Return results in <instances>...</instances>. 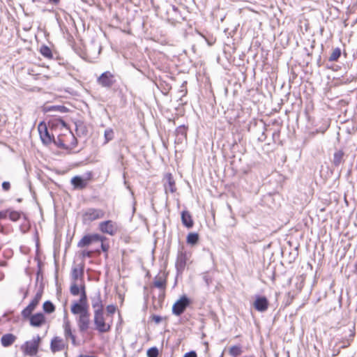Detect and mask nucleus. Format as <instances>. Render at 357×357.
<instances>
[{"label": "nucleus", "instance_id": "nucleus-1", "mask_svg": "<svg viewBox=\"0 0 357 357\" xmlns=\"http://www.w3.org/2000/svg\"><path fill=\"white\" fill-rule=\"evenodd\" d=\"M40 340L41 339L39 335L33 337L31 340L26 341L24 342V344L22 345V351L26 355L30 356H35L38 352Z\"/></svg>", "mask_w": 357, "mask_h": 357}, {"label": "nucleus", "instance_id": "nucleus-2", "mask_svg": "<svg viewBox=\"0 0 357 357\" xmlns=\"http://www.w3.org/2000/svg\"><path fill=\"white\" fill-rule=\"evenodd\" d=\"M105 215V211L99 208H88L82 215L84 223H89L98 219L102 218Z\"/></svg>", "mask_w": 357, "mask_h": 357}, {"label": "nucleus", "instance_id": "nucleus-3", "mask_svg": "<svg viewBox=\"0 0 357 357\" xmlns=\"http://www.w3.org/2000/svg\"><path fill=\"white\" fill-rule=\"evenodd\" d=\"M97 83L102 87L109 89L116 83L115 76L110 71H105L97 78Z\"/></svg>", "mask_w": 357, "mask_h": 357}, {"label": "nucleus", "instance_id": "nucleus-4", "mask_svg": "<svg viewBox=\"0 0 357 357\" xmlns=\"http://www.w3.org/2000/svg\"><path fill=\"white\" fill-rule=\"evenodd\" d=\"M93 321L96 325V329L100 333H105L109 331L110 326L107 324L105 321L102 312H94Z\"/></svg>", "mask_w": 357, "mask_h": 357}, {"label": "nucleus", "instance_id": "nucleus-5", "mask_svg": "<svg viewBox=\"0 0 357 357\" xmlns=\"http://www.w3.org/2000/svg\"><path fill=\"white\" fill-rule=\"evenodd\" d=\"M98 228L101 232L110 236H114L119 230L117 224L112 220L100 222Z\"/></svg>", "mask_w": 357, "mask_h": 357}, {"label": "nucleus", "instance_id": "nucleus-6", "mask_svg": "<svg viewBox=\"0 0 357 357\" xmlns=\"http://www.w3.org/2000/svg\"><path fill=\"white\" fill-rule=\"evenodd\" d=\"M190 304V300L185 296H183L172 306V312L176 316L181 315Z\"/></svg>", "mask_w": 357, "mask_h": 357}, {"label": "nucleus", "instance_id": "nucleus-7", "mask_svg": "<svg viewBox=\"0 0 357 357\" xmlns=\"http://www.w3.org/2000/svg\"><path fill=\"white\" fill-rule=\"evenodd\" d=\"M105 237L98 234H94L91 235H86L82 238V239L78 242L77 246L79 248H84L89 245L93 242L102 241H105Z\"/></svg>", "mask_w": 357, "mask_h": 357}, {"label": "nucleus", "instance_id": "nucleus-8", "mask_svg": "<svg viewBox=\"0 0 357 357\" xmlns=\"http://www.w3.org/2000/svg\"><path fill=\"white\" fill-rule=\"evenodd\" d=\"M76 321L79 331L82 333L86 332L89 328L91 324L89 311L83 314H79V316H77Z\"/></svg>", "mask_w": 357, "mask_h": 357}, {"label": "nucleus", "instance_id": "nucleus-9", "mask_svg": "<svg viewBox=\"0 0 357 357\" xmlns=\"http://www.w3.org/2000/svg\"><path fill=\"white\" fill-rule=\"evenodd\" d=\"M40 138L45 145H49L52 142V137L50 135L48 129L44 123H40L38 126Z\"/></svg>", "mask_w": 357, "mask_h": 357}, {"label": "nucleus", "instance_id": "nucleus-10", "mask_svg": "<svg viewBox=\"0 0 357 357\" xmlns=\"http://www.w3.org/2000/svg\"><path fill=\"white\" fill-rule=\"evenodd\" d=\"M63 328L64 331V336L66 340L70 338L72 341V343L75 345V336L73 334L72 330H71V325L70 322L68 318V315L66 313L63 317Z\"/></svg>", "mask_w": 357, "mask_h": 357}, {"label": "nucleus", "instance_id": "nucleus-11", "mask_svg": "<svg viewBox=\"0 0 357 357\" xmlns=\"http://www.w3.org/2000/svg\"><path fill=\"white\" fill-rule=\"evenodd\" d=\"M187 259V254L183 251H179L175 264L178 273L183 272L185 267Z\"/></svg>", "mask_w": 357, "mask_h": 357}, {"label": "nucleus", "instance_id": "nucleus-12", "mask_svg": "<svg viewBox=\"0 0 357 357\" xmlns=\"http://www.w3.org/2000/svg\"><path fill=\"white\" fill-rule=\"evenodd\" d=\"M29 321L31 326L40 327L45 324L46 318L43 313L38 312L31 316Z\"/></svg>", "mask_w": 357, "mask_h": 357}, {"label": "nucleus", "instance_id": "nucleus-13", "mask_svg": "<svg viewBox=\"0 0 357 357\" xmlns=\"http://www.w3.org/2000/svg\"><path fill=\"white\" fill-rule=\"evenodd\" d=\"M65 347L63 340L59 337H54L50 344V348L52 352L60 351Z\"/></svg>", "mask_w": 357, "mask_h": 357}, {"label": "nucleus", "instance_id": "nucleus-14", "mask_svg": "<svg viewBox=\"0 0 357 357\" xmlns=\"http://www.w3.org/2000/svg\"><path fill=\"white\" fill-rule=\"evenodd\" d=\"M71 312L79 316V314H83L87 312L89 310V307H86L84 305L79 304L77 302H74L70 307Z\"/></svg>", "mask_w": 357, "mask_h": 357}, {"label": "nucleus", "instance_id": "nucleus-15", "mask_svg": "<svg viewBox=\"0 0 357 357\" xmlns=\"http://www.w3.org/2000/svg\"><path fill=\"white\" fill-rule=\"evenodd\" d=\"M91 304L94 312H98L103 311V305L100 292L91 298Z\"/></svg>", "mask_w": 357, "mask_h": 357}, {"label": "nucleus", "instance_id": "nucleus-16", "mask_svg": "<svg viewBox=\"0 0 357 357\" xmlns=\"http://www.w3.org/2000/svg\"><path fill=\"white\" fill-rule=\"evenodd\" d=\"M84 273V266L82 264H79L76 266H74L72 269L71 277L73 282H76L78 280H81Z\"/></svg>", "mask_w": 357, "mask_h": 357}, {"label": "nucleus", "instance_id": "nucleus-17", "mask_svg": "<svg viewBox=\"0 0 357 357\" xmlns=\"http://www.w3.org/2000/svg\"><path fill=\"white\" fill-rule=\"evenodd\" d=\"M255 307L259 312H264L268 308V303L265 297H258L255 301Z\"/></svg>", "mask_w": 357, "mask_h": 357}, {"label": "nucleus", "instance_id": "nucleus-18", "mask_svg": "<svg viewBox=\"0 0 357 357\" xmlns=\"http://www.w3.org/2000/svg\"><path fill=\"white\" fill-rule=\"evenodd\" d=\"M17 337L12 333H7L1 337V343L3 347H8L13 344L16 340Z\"/></svg>", "mask_w": 357, "mask_h": 357}, {"label": "nucleus", "instance_id": "nucleus-19", "mask_svg": "<svg viewBox=\"0 0 357 357\" xmlns=\"http://www.w3.org/2000/svg\"><path fill=\"white\" fill-rule=\"evenodd\" d=\"M181 220L183 225L187 228H191L193 226V220L188 211H184L181 213Z\"/></svg>", "mask_w": 357, "mask_h": 357}, {"label": "nucleus", "instance_id": "nucleus-20", "mask_svg": "<svg viewBox=\"0 0 357 357\" xmlns=\"http://www.w3.org/2000/svg\"><path fill=\"white\" fill-rule=\"evenodd\" d=\"M52 142L59 148L67 150L68 144L66 142V135L64 137L59 136L56 139L52 138Z\"/></svg>", "mask_w": 357, "mask_h": 357}, {"label": "nucleus", "instance_id": "nucleus-21", "mask_svg": "<svg viewBox=\"0 0 357 357\" xmlns=\"http://www.w3.org/2000/svg\"><path fill=\"white\" fill-rule=\"evenodd\" d=\"M344 153L342 150H337L333 158V163L335 166L340 165L344 162Z\"/></svg>", "mask_w": 357, "mask_h": 357}, {"label": "nucleus", "instance_id": "nucleus-22", "mask_svg": "<svg viewBox=\"0 0 357 357\" xmlns=\"http://www.w3.org/2000/svg\"><path fill=\"white\" fill-rule=\"evenodd\" d=\"M66 139L69 146L67 150H71L76 146L77 141L72 132H69L68 135H66Z\"/></svg>", "mask_w": 357, "mask_h": 357}, {"label": "nucleus", "instance_id": "nucleus-23", "mask_svg": "<svg viewBox=\"0 0 357 357\" xmlns=\"http://www.w3.org/2000/svg\"><path fill=\"white\" fill-rule=\"evenodd\" d=\"M242 347L240 345H234L229 348V354L231 357H236L242 354Z\"/></svg>", "mask_w": 357, "mask_h": 357}, {"label": "nucleus", "instance_id": "nucleus-24", "mask_svg": "<svg viewBox=\"0 0 357 357\" xmlns=\"http://www.w3.org/2000/svg\"><path fill=\"white\" fill-rule=\"evenodd\" d=\"M86 180H70V185L73 189H82L86 185Z\"/></svg>", "mask_w": 357, "mask_h": 357}, {"label": "nucleus", "instance_id": "nucleus-25", "mask_svg": "<svg viewBox=\"0 0 357 357\" xmlns=\"http://www.w3.org/2000/svg\"><path fill=\"white\" fill-rule=\"evenodd\" d=\"M43 292L42 291H38L33 300L31 301V303L29 304L30 307H32V309L35 310L36 307L38 305L39 301H40L42 298Z\"/></svg>", "mask_w": 357, "mask_h": 357}, {"label": "nucleus", "instance_id": "nucleus-26", "mask_svg": "<svg viewBox=\"0 0 357 357\" xmlns=\"http://www.w3.org/2000/svg\"><path fill=\"white\" fill-rule=\"evenodd\" d=\"M77 303L79 304L84 305L86 307H89L84 286L81 287V296H80L79 300Z\"/></svg>", "mask_w": 357, "mask_h": 357}, {"label": "nucleus", "instance_id": "nucleus-27", "mask_svg": "<svg viewBox=\"0 0 357 357\" xmlns=\"http://www.w3.org/2000/svg\"><path fill=\"white\" fill-rule=\"evenodd\" d=\"M199 240V236L197 233H190L187 236V243L190 245H195Z\"/></svg>", "mask_w": 357, "mask_h": 357}, {"label": "nucleus", "instance_id": "nucleus-28", "mask_svg": "<svg viewBox=\"0 0 357 357\" xmlns=\"http://www.w3.org/2000/svg\"><path fill=\"white\" fill-rule=\"evenodd\" d=\"M40 52L41 53V54L43 56L46 57V58L50 59L52 57V50H50V47H48L46 45H43L40 47Z\"/></svg>", "mask_w": 357, "mask_h": 357}, {"label": "nucleus", "instance_id": "nucleus-29", "mask_svg": "<svg viewBox=\"0 0 357 357\" xmlns=\"http://www.w3.org/2000/svg\"><path fill=\"white\" fill-rule=\"evenodd\" d=\"M341 55V50L340 48L337 47L334 49L331 54L328 60L330 61H336L340 58Z\"/></svg>", "mask_w": 357, "mask_h": 357}, {"label": "nucleus", "instance_id": "nucleus-30", "mask_svg": "<svg viewBox=\"0 0 357 357\" xmlns=\"http://www.w3.org/2000/svg\"><path fill=\"white\" fill-rule=\"evenodd\" d=\"M105 144L108 143L114 138V131L112 128H107L104 132Z\"/></svg>", "mask_w": 357, "mask_h": 357}, {"label": "nucleus", "instance_id": "nucleus-31", "mask_svg": "<svg viewBox=\"0 0 357 357\" xmlns=\"http://www.w3.org/2000/svg\"><path fill=\"white\" fill-rule=\"evenodd\" d=\"M43 310L47 313H52L54 311V305L50 301H45L43 305Z\"/></svg>", "mask_w": 357, "mask_h": 357}, {"label": "nucleus", "instance_id": "nucleus-32", "mask_svg": "<svg viewBox=\"0 0 357 357\" xmlns=\"http://www.w3.org/2000/svg\"><path fill=\"white\" fill-rule=\"evenodd\" d=\"M154 286L158 289H163L165 287V280L162 278H156L154 280Z\"/></svg>", "mask_w": 357, "mask_h": 357}, {"label": "nucleus", "instance_id": "nucleus-33", "mask_svg": "<svg viewBox=\"0 0 357 357\" xmlns=\"http://www.w3.org/2000/svg\"><path fill=\"white\" fill-rule=\"evenodd\" d=\"M70 293L73 296H77L79 292L81 293V289L78 286V284L76 282H73L70 286Z\"/></svg>", "mask_w": 357, "mask_h": 357}, {"label": "nucleus", "instance_id": "nucleus-34", "mask_svg": "<svg viewBox=\"0 0 357 357\" xmlns=\"http://www.w3.org/2000/svg\"><path fill=\"white\" fill-rule=\"evenodd\" d=\"M34 310L32 309L31 307H30L29 305H28L26 308H24L22 312V317L26 319V318H29L30 319V317L32 316L33 314H31L32 312Z\"/></svg>", "mask_w": 357, "mask_h": 357}, {"label": "nucleus", "instance_id": "nucleus-35", "mask_svg": "<svg viewBox=\"0 0 357 357\" xmlns=\"http://www.w3.org/2000/svg\"><path fill=\"white\" fill-rule=\"evenodd\" d=\"M158 350L156 347H151L147 351L148 357H158Z\"/></svg>", "mask_w": 357, "mask_h": 357}, {"label": "nucleus", "instance_id": "nucleus-36", "mask_svg": "<svg viewBox=\"0 0 357 357\" xmlns=\"http://www.w3.org/2000/svg\"><path fill=\"white\" fill-rule=\"evenodd\" d=\"M349 338L346 340V342H344V344L342 345V348L347 347L350 344L351 341L352 340V338L354 337L355 333L353 329H349Z\"/></svg>", "mask_w": 357, "mask_h": 357}, {"label": "nucleus", "instance_id": "nucleus-37", "mask_svg": "<svg viewBox=\"0 0 357 357\" xmlns=\"http://www.w3.org/2000/svg\"><path fill=\"white\" fill-rule=\"evenodd\" d=\"M20 214L17 211H10L9 218L13 221H17L20 219Z\"/></svg>", "mask_w": 357, "mask_h": 357}, {"label": "nucleus", "instance_id": "nucleus-38", "mask_svg": "<svg viewBox=\"0 0 357 357\" xmlns=\"http://www.w3.org/2000/svg\"><path fill=\"white\" fill-rule=\"evenodd\" d=\"M107 312L108 314H113L116 312V306L114 305H107Z\"/></svg>", "mask_w": 357, "mask_h": 357}, {"label": "nucleus", "instance_id": "nucleus-39", "mask_svg": "<svg viewBox=\"0 0 357 357\" xmlns=\"http://www.w3.org/2000/svg\"><path fill=\"white\" fill-rule=\"evenodd\" d=\"M92 252H93L92 251L82 250L81 252V255L82 257H91Z\"/></svg>", "mask_w": 357, "mask_h": 357}, {"label": "nucleus", "instance_id": "nucleus-40", "mask_svg": "<svg viewBox=\"0 0 357 357\" xmlns=\"http://www.w3.org/2000/svg\"><path fill=\"white\" fill-rule=\"evenodd\" d=\"M10 187V184L9 182L8 181H4L3 183H2V188L4 190H9Z\"/></svg>", "mask_w": 357, "mask_h": 357}, {"label": "nucleus", "instance_id": "nucleus-41", "mask_svg": "<svg viewBox=\"0 0 357 357\" xmlns=\"http://www.w3.org/2000/svg\"><path fill=\"white\" fill-rule=\"evenodd\" d=\"M183 357H197V354L195 351H190V352H188L186 353Z\"/></svg>", "mask_w": 357, "mask_h": 357}, {"label": "nucleus", "instance_id": "nucleus-42", "mask_svg": "<svg viewBox=\"0 0 357 357\" xmlns=\"http://www.w3.org/2000/svg\"><path fill=\"white\" fill-rule=\"evenodd\" d=\"M8 213V211H0V220L6 219L7 218Z\"/></svg>", "mask_w": 357, "mask_h": 357}, {"label": "nucleus", "instance_id": "nucleus-43", "mask_svg": "<svg viewBox=\"0 0 357 357\" xmlns=\"http://www.w3.org/2000/svg\"><path fill=\"white\" fill-rule=\"evenodd\" d=\"M153 320L156 323L158 324L161 321L162 318L160 316L158 315H153L152 317Z\"/></svg>", "mask_w": 357, "mask_h": 357}, {"label": "nucleus", "instance_id": "nucleus-44", "mask_svg": "<svg viewBox=\"0 0 357 357\" xmlns=\"http://www.w3.org/2000/svg\"><path fill=\"white\" fill-rule=\"evenodd\" d=\"M100 242L101 243V248H102V250L104 252H107L108 248H109V246L104 243V241H100Z\"/></svg>", "mask_w": 357, "mask_h": 357}, {"label": "nucleus", "instance_id": "nucleus-45", "mask_svg": "<svg viewBox=\"0 0 357 357\" xmlns=\"http://www.w3.org/2000/svg\"><path fill=\"white\" fill-rule=\"evenodd\" d=\"M169 185L170 190H171L172 192H174V188H173V186H174V180H169Z\"/></svg>", "mask_w": 357, "mask_h": 357}, {"label": "nucleus", "instance_id": "nucleus-46", "mask_svg": "<svg viewBox=\"0 0 357 357\" xmlns=\"http://www.w3.org/2000/svg\"><path fill=\"white\" fill-rule=\"evenodd\" d=\"M204 280L206 282L207 285H209L210 282H211V280L208 278L207 275L204 276Z\"/></svg>", "mask_w": 357, "mask_h": 357}, {"label": "nucleus", "instance_id": "nucleus-47", "mask_svg": "<svg viewBox=\"0 0 357 357\" xmlns=\"http://www.w3.org/2000/svg\"><path fill=\"white\" fill-rule=\"evenodd\" d=\"M51 3L53 4H58L60 1V0H48Z\"/></svg>", "mask_w": 357, "mask_h": 357}, {"label": "nucleus", "instance_id": "nucleus-48", "mask_svg": "<svg viewBox=\"0 0 357 357\" xmlns=\"http://www.w3.org/2000/svg\"><path fill=\"white\" fill-rule=\"evenodd\" d=\"M4 275L2 273H0V280H3Z\"/></svg>", "mask_w": 357, "mask_h": 357}, {"label": "nucleus", "instance_id": "nucleus-49", "mask_svg": "<svg viewBox=\"0 0 357 357\" xmlns=\"http://www.w3.org/2000/svg\"><path fill=\"white\" fill-rule=\"evenodd\" d=\"M72 178L77 179V178H82L80 176H75Z\"/></svg>", "mask_w": 357, "mask_h": 357}, {"label": "nucleus", "instance_id": "nucleus-50", "mask_svg": "<svg viewBox=\"0 0 357 357\" xmlns=\"http://www.w3.org/2000/svg\"><path fill=\"white\" fill-rule=\"evenodd\" d=\"M172 9H173L174 11H177V8H176L174 6H172Z\"/></svg>", "mask_w": 357, "mask_h": 357}, {"label": "nucleus", "instance_id": "nucleus-51", "mask_svg": "<svg viewBox=\"0 0 357 357\" xmlns=\"http://www.w3.org/2000/svg\"><path fill=\"white\" fill-rule=\"evenodd\" d=\"M5 264L6 263L4 261H2V262L0 263V266H5Z\"/></svg>", "mask_w": 357, "mask_h": 357}, {"label": "nucleus", "instance_id": "nucleus-52", "mask_svg": "<svg viewBox=\"0 0 357 357\" xmlns=\"http://www.w3.org/2000/svg\"><path fill=\"white\" fill-rule=\"evenodd\" d=\"M167 178L170 179V178H171V174H169V175L167 176Z\"/></svg>", "mask_w": 357, "mask_h": 357}, {"label": "nucleus", "instance_id": "nucleus-53", "mask_svg": "<svg viewBox=\"0 0 357 357\" xmlns=\"http://www.w3.org/2000/svg\"><path fill=\"white\" fill-rule=\"evenodd\" d=\"M184 130V128H179V129L178 130H178Z\"/></svg>", "mask_w": 357, "mask_h": 357}]
</instances>
